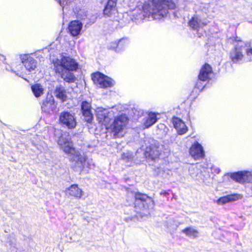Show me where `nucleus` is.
Returning a JSON list of instances; mask_svg holds the SVG:
<instances>
[{
	"instance_id": "1",
	"label": "nucleus",
	"mask_w": 252,
	"mask_h": 252,
	"mask_svg": "<svg viewBox=\"0 0 252 252\" xmlns=\"http://www.w3.org/2000/svg\"><path fill=\"white\" fill-rule=\"evenodd\" d=\"M53 70L64 81L68 83L75 82L76 77L73 72L79 69V63L72 58L62 56L61 59H56L52 61Z\"/></svg>"
},
{
	"instance_id": "2",
	"label": "nucleus",
	"mask_w": 252,
	"mask_h": 252,
	"mask_svg": "<svg viewBox=\"0 0 252 252\" xmlns=\"http://www.w3.org/2000/svg\"><path fill=\"white\" fill-rule=\"evenodd\" d=\"M176 5L173 0H150L142 6L144 16L160 19L166 17L169 10H174Z\"/></svg>"
},
{
	"instance_id": "3",
	"label": "nucleus",
	"mask_w": 252,
	"mask_h": 252,
	"mask_svg": "<svg viewBox=\"0 0 252 252\" xmlns=\"http://www.w3.org/2000/svg\"><path fill=\"white\" fill-rule=\"evenodd\" d=\"M133 204L135 211L141 216L149 214L150 210L155 206V202L152 197L138 191L134 193Z\"/></svg>"
},
{
	"instance_id": "4",
	"label": "nucleus",
	"mask_w": 252,
	"mask_h": 252,
	"mask_svg": "<svg viewBox=\"0 0 252 252\" xmlns=\"http://www.w3.org/2000/svg\"><path fill=\"white\" fill-rule=\"evenodd\" d=\"M58 144L60 148L64 153L69 157L70 162L75 161L76 163H84L86 159L81 155L79 151L73 146V143L70 139L63 138L59 139Z\"/></svg>"
},
{
	"instance_id": "5",
	"label": "nucleus",
	"mask_w": 252,
	"mask_h": 252,
	"mask_svg": "<svg viewBox=\"0 0 252 252\" xmlns=\"http://www.w3.org/2000/svg\"><path fill=\"white\" fill-rule=\"evenodd\" d=\"M129 119L125 114H122L114 118L110 127L113 137L115 139L122 138L124 135V129L126 127Z\"/></svg>"
},
{
	"instance_id": "6",
	"label": "nucleus",
	"mask_w": 252,
	"mask_h": 252,
	"mask_svg": "<svg viewBox=\"0 0 252 252\" xmlns=\"http://www.w3.org/2000/svg\"><path fill=\"white\" fill-rule=\"evenodd\" d=\"M91 76L94 84L100 88H111L114 85L112 78L99 71L92 73Z\"/></svg>"
},
{
	"instance_id": "7",
	"label": "nucleus",
	"mask_w": 252,
	"mask_h": 252,
	"mask_svg": "<svg viewBox=\"0 0 252 252\" xmlns=\"http://www.w3.org/2000/svg\"><path fill=\"white\" fill-rule=\"evenodd\" d=\"M59 124L68 129H74L77 126L76 119L74 114L66 111L62 112L59 117Z\"/></svg>"
},
{
	"instance_id": "8",
	"label": "nucleus",
	"mask_w": 252,
	"mask_h": 252,
	"mask_svg": "<svg viewBox=\"0 0 252 252\" xmlns=\"http://www.w3.org/2000/svg\"><path fill=\"white\" fill-rule=\"evenodd\" d=\"M230 177L233 181L240 184L249 183L252 180V175L246 171L231 173Z\"/></svg>"
},
{
	"instance_id": "9",
	"label": "nucleus",
	"mask_w": 252,
	"mask_h": 252,
	"mask_svg": "<svg viewBox=\"0 0 252 252\" xmlns=\"http://www.w3.org/2000/svg\"><path fill=\"white\" fill-rule=\"evenodd\" d=\"M214 74L212 67L208 63L202 65L198 75V80L203 82L209 81Z\"/></svg>"
},
{
	"instance_id": "10",
	"label": "nucleus",
	"mask_w": 252,
	"mask_h": 252,
	"mask_svg": "<svg viewBox=\"0 0 252 252\" xmlns=\"http://www.w3.org/2000/svg\"><path fill=\"white\" fill-rule=\"evenodd\" d=\"M22 63L29 72H32L37 67V61L30 55L24 54L21 56Z\"/></svg>"
},
{
	"instance_id": "11",
	"label": "nucleus",
	"mask_w": 252,
	"mask_h": 252,
	"mask_svg": "<svg viewBox=\"0 0 252 252\" xmlns=\"http://www.w3.org/2000/svg\"><path fill=\"white\" fill-rule=\"evenodd\" d=\"M65 194L68 197L79 200L82 198L84 194L83 190L79 188L78 184L71 185L64 190Z\"/></svg>"
},
{
	"instance_id": "12",
	"label": "nucleus",
	"mask_w": 252,
	"mask_h": 252,
	"mask_svg": "<svg viewBox=\"0 0 252 252\" xmlns=\"http://www.w3.org/2000/svg\"><path fill=\"white\" fill-rule=\"evenodd\" d=\"M81 110L82 115L85 118V121L88 123L91 124L94 119L92 112L91 103L87 101H83L81 104Z\"/></svg>"
},
{
	"instance_id": "13",
	"label": "nucleus",
	"mask_w": 252,
	"mask_h": 252,
	"mask_svg": "<svg viewBox=\"0 0 252 252\" xmlns=\"http://www.w3.org/2000/svg\"><path fill=\"white\" fill-rule=\"evenodd\" d=\"M189 153L195 159H199L205 157L203 148L201 145L197 142H195L191 145L189 149Z\"/></svg>"
},
{
	"instance_id": "14",
	"label": "nucleus",
	"mask_w": 252,
	"mask_h": 252,
	"mask_svg": "<svg viewBox=\"0 0 252 252\" xmlns=\"http://www.w3.org/2000/svg\"><path fill=\"white\" fill-rule=\"evenodd\" d=\"M171 122L178 134L183 135L188 131V127L182 119L174 116L172 118Z\"/></svg>"
},
{
	"instance_id": "15",
	"label": "nucleus",
	"mask_w": 252,
	"mask_h": 252,
	"mask_svg": "<svg viewBox=\"0 0 252 252\" xmlns=\"http://www.w3.org/2000/svg\"><path fill=\"white\" fill-rule=\"evenodd\" d=\"M82 23L79 20H73L68 25V32L72 36L78 35L82 29Z\"/></svg>"
},
{
	"instance_id": "16",
	"label": "nucleus",
	"mask_w": 252,
	"mask_h": 252,
	"mask_svg": "<svg viewBox=\"0 0 252 252\" xmlns=\"http://www.w3.org/2000/svg\"><path fill=\"white\" fill-rule=\"evenodd\" d=\"M117 0H107L103 10L104 16L110 17L117 11Z\"/></svg>"
},
{
	"instance_id": "17",
	"label": "nucleus",
	"mask_w": 252,
	"mask_h": 252,
	"mask_svg": "<svg viewBox=\"0 0 252 252\" xmlns=\"http://www.w3.org/2000/svg\"><path fill=\"white\" fill-rule=\"evenodd\" d=\"M240 47L235 46L229 53V58L234 63H237L244 58V55L240 51Z\"/></svg>"
},
{
	"instance_id": "18",
	"label": "nucleus",
	"mask_w": 252,
	"mask_h": 252,
	"mask_svg": "<svg viewBox=\"0 0 252 252\" xmlns=\"http://www.w3.org/2000/svg\"><path fill=\"white\" fill-rule=\"evenodd\" d=\"M157 115L154 112H149L147 117L145 118L144 122V128H148L154 125L158 121Z\"/></svg>"
},
{
	"instance_id": "19",
	"label": "nucleus",
	"mask_w": 252,
	"mask_h": 252,
	"mask_svg": "<svg viewBox=\"0 0 252 252\" xmlns=\"http://www.w3.org/2000/svg\"><path fill=\"white\" fill-rule=\"evenodd\" d=\"M54 93L56 97L62 102H64L67 99V92L63 87L61 86L56 87Z\"/></svg>"
},
{
	"instance_id": "20",
	"label": "nucleus",
	"mask_w": 252,
	"mask_h": 252,
	"mask_svg": "<svg viewBox=\"0 0 252 252\" xmlns=\"http://www.w3.org/2000/svg\"><path fill=\"white\" fill-rule=\"evenodd\" d=\"M239 199V195L237 194H229L220 197L217 200L219 205L224 204L231 201H236Z\"/></svg>"
},
{
	"instance_id": "21",
	"label": "nucleus",
	"mask_w": 252,
	"mask_h": 252,
	"mask_svg": "<svg viewBox=\"0 0 252 252\" xmlns=\"http://www.w3.org/2000/svg\"><path fill=\"white\" fill-rule=\"evenodd\" d=\"M96 116L99 123L106 126L108 125L110 119L107 116V114L103 110H99L96 112Z\"/></svg>"
},
{
	"instance_id": "22",
	"label": "nucleus",
	"mask_w": 252,
	"mask_h": 252,
	"mask_svg": "<svg viewBox=\"0 0 252 252\" xmlns=\"http://www.w3.org/2000/svg\"><path fill=\"white\" fill-rule=\"evenodd\" d=\"M200 81L198 80L196 82L193 89L190 94V95H192L193 98L197 97L199 93L201 92L205 87V86Z\"/></svg>"
},
{
	"instance_id": "23",
	"label": "nucleus",
	"mask_w": 252,
	"mask_h": 252,
	"mask_svg": "<svg viewBox=\"0 0 252 252\" xmlns=\"http://www.w3.org/2000/svg\"><path fill=\"white\" fill-rule=\"evenodd\" d=\"M188 24L191 29L198 30L200 27V20L196 15H194L189 20Z\"/></svg>"
},
{
	"instance_id": "24",
	"label": "nucleus",
	"mask_w": 252,
	"mask_h": 252,
	"mask_svg": "<svg viewBox=\"0 0 252 252\" xmlns=\"http://www.w3.org/2000/svg\"><path fill=\"white\" fill-rule=\"evenodd\" d=\"M32 91L36 97H39L44 93V89L40 84H34L31 86Z\"/></svg>"
},
{
	"instance_id": "25",
	"label": "nucleus",
	"mask_w": 252,
	"mask_h": 252,
	"mask_svg": "<svg viewBox=\"0 0 252 252\" xmlns=\"http://www.w3.org/2000/svg\"><path fill=\"white\" fill-rule=\"evenodd\" d=\"M54 103V100L46 98L42 102L41 107L42 110L47 112H49L50 110H53Z\"/></svg>"
},
{
	"instance_id": "26",
	"label": "nucleus",
	"mask_w": 252,
	"mask_h": 252,
	"mask_svg": "<svg viewBox=\"0 0 252 252\" xmlns=\"http://www.w3.org/2000/svg\"><path fill=\"white\" fill-rule=\"evenodd\" d=\"M182 232L189 236L196 237L197 236L198 231L191 227H186L182 230Z\"/></svg>"
},
{
	"instance_id": "27",
	"label": "nucleus",
	"mask_w": 252,
	"mask_h": 252,
	"mask_svg": "<svg viewBox=\"0 0 252 252\" xmlns=\"http://www.w3.org/2000/svg\"><path fill=\"white\" fill-rule=\"evenodd\" d=\"M118 46V42L116 41L112 42L111 45L108 47L109 50H112L116 51V49Z\"/></svg>"
},
{
	"instance_id": "28",
	"label": "nucleus",
	"mask_w": 252,
	"mask_h": 252,
	"mask_svg": "<svg viewBox=\"0 0 252 252\" xmlns=\"http://www.w3.org/2000/svg\"><path fill=\"white\" fill-rule=\"evenodd\" d=\"M121 158L123 160H124L126 162H127L131 158V156L130 155H128L126 154H125V153H123L122 155Z\"/></svg>"
},
{
	"instance_id": "29",
	"label": "nucleus",
	"mask_w": 252,
	"mask_h": 252,
	"mask_svg": "<svg viewBox=\"0 0 252 252\" xmlns=\"http://www.w3.org/2000/svg\"><path fill=\"white\" fill-rule=\"evenodd\" d=\"M246 54L248 56L252 55V47L247 50Z\"/></svg>"
},
{
	"instance_id": "30",
	"label": "nucleus",
	"mask_w": 252,
	"mask_h": 252,
	"mask_svg": "<svg viewBox=\"0 0 252 252\" xmlns=\"http://www.w3.org/2000/svg\"><path fill=\"white\" fill-rule=\"evenodd\" d=\"M160 194L166 196L169 195V193L167 192L166 190H163L160 192Z\"/></svg>"
},
{
	"instance_id": "31",
	"label": "nucleus",
	"mask_w": 252,
	"mask_h": 252,
	"mask_svg": "<svg viewBox=\"0 0 252 252\" xmlns=\"http://www.w3.org/2000/svg\"><path fill=\"white\" fill-rule=\"evenodd\" d=\"M235 40L236 41H239V42H241V40H240V39H238V40L235 39Z\"/></svg>"
},
{
	"instance_id": "32",
	"label": "nucleus",
	"mask_w": 252,
	"mask_h": 252,
	"mask_svg": "<svg viewBox=\"0 0 252 252\" xmlns=\"http://www.w3.org/2000/svg\"><path fill=\"white\" fill-rule=\"evenodd\" d=\"M202 25L203 26H206V23H203L202 24Z\"/></svg>"
}]
</instances>
